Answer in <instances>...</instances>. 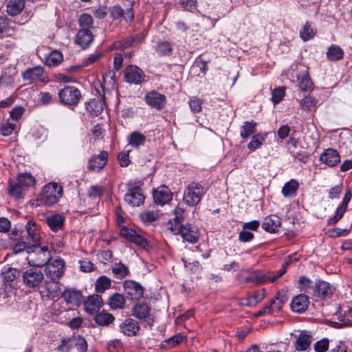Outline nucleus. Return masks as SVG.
<instances>
[{"label": "nucleus", "mask_w": 352, "mask_h": 352, "mask_svg": "<svg viewBox=\"0 0 352 352\" xmlns=\"http://www.w3.org/2000/svg\"><path fill=\"white\" fill-rule=\"evenodd\" d=\"M27 231V240L29 244L38 245L40 244L41 236L38 228L34 222L28 221L25 225Z\"/></svg>", "instance_id": "26"}, {"label": "nucleus", "mask_w": 352, "mask_h": 352, "mask_svg": "<svg viewBox=\"0 0 352 352\" xmlns=\"http://www.w3.org/2000/svg\"><path fill=\"white\" fill-rule=\"evenodd\" d=\"M115 320L114 316L107 312H100L96 315L95 322L101 326H107L112 323Z\"/></svg>", "instance_id": "40"}, {"label": "nucleus", "mask_w": 352, "mask_h": 352, "mask_svg": "<svg viewBox=\"0 0 352 352\" xmlns=\"http://www.w3.org/2000/svg\"><path fill=\"white\" fill-rule=\"evenodd\" d=\"M25 112V108L22 106H15L10 111V117L14 120H19Z\"/></svg>", "instance_id": "62"}, {"label": "nucleus", "mask_w": 352, "mask_h": 352, "mask_svg": "<svg viewBox=\"0 0 352 352\" xmlns=\"http://www.w3.org/2000/svg\"><path fill=\"white\" fill-rule=\"evenodd\" d=\"M102 305L101 296L98 294L89 296L84 302V309L86 312L92 314L97 312Z\"/></svg>", "instance_id": "23"}, {"label": "nucleus", "mask_w": 352, "mask_h": 352, "mask_svg": "<svg viewBox=\"0 0 352 352\" xmlns=\"http://www.w3.org/2000/svg\"><path fill=\"white\" fill-rule=\"evenodd\" d=\"M309 305V297L305 294H299L292 299L290 307L293 311L302 313L307 310Z\"/></svg>", "instance_id": "21"}, {"label": "nucleus", "mask_w": 352, "mask_h": 352, "mask_svg": "<svg viewBox=\"0 0 352 352\" xmlns=\"http://www.w3.org/2000/svg\"><path fill=\"white\" fill-rule=\"evenodd\" d=\"M144 100L148 106L157 110L163 109L166 104V96L156 91L147 92L145 94Z\"/></svg>", "instance_id": "13"}, {"label": "nucleus", "mask_w": 352, "mask_h": 352, "mask_svg": "<svg viewBox=\"0 0 352 352\" xmlns=\"http://www.w3.org/2000/svg\"><path fill=\"white\" fill-rule=\"evenodd\" d=\"M266 296V291L265 289L256 290L249 294L247 297L243 299L241 304L248 307L256 306L258 302H261Z\"/></svg>", "instance_id": "24"}, {"label": "nucleus", "mask_w": 352, "mask_h": 352, "mask_svg": "<svg viewBox=\"0 0 352 352\" xmlns=\"http://www.w3.org/2000/svg\"><path fill=\"white\" fill-rule=\"evenodd\" d=\"M63 298L67 303L76 305L80 302L82 294L80 291L68 289L65 290L63 293Z\"/></svg>", "instance_id": "33"}, {"label": "nucleus", "mask_w": 352, "mask_h": 352, "mask_svg": "<svg viewBox=\"0 0 352 352\" xmlns=\"http://www.w3.org/2000/svg\"><path fill=\"white\" fill-rule=\"evenodd\" d=\"M63 60L62 53L58 50L52 51L45 58V64L48 67H56Z\"/></svg>", "instance_id": "35"}, {"label": "nucleus", "mask_w": 352, "mask_h": 352, "mask_svg": "<svg viewBox=\"0 0 352 352\" xmlns=\"http://www.w3.org/2000/svg\"><path fill=\"white\" fill-rule=\"evenodd\" d=\"M111 286V280L106 276H100L96 283V290L99 293L104 292Z\"/></svg>", "instance_id": "50"}, {"label": "nucleus", "mask_w": 352, "mask_h": 352, "mask_svg": "<svg viewBox=\"0 0 352 352\" xmlns=\"http://www.w3.org/2000/svg\"><path fill=\"white\" fill-rule=\"evenodd\" d=\"M311 289V292H309V294L320 299L329 297L332 294L329 284L325 281H319Z\"/></svg>", "instance_id": "20"}, {"label": "nucleus", "mask_w": 352, "mask_h": 352, "mask_svg": "<svg viewBox=\"0 0 352 352\" xmlns=\"http://www.w3.org/2000/svg\"><path fill=\"white\" fill-rule=\"evenodd\" d=\"M132 315L140 320H144L150 327L153 324L154 316L151 314V307L146 302L136 303L132 308Z\"/></svg>", "instance_id": "11"}, {"label": "nucleus", "mask_w": 352, "mask_h": 352, "mask_svg": "<svg viewBox=\"0 0 352 352\" xmlns=\"http://www.w3.org/2000/svg\"><path fill=\"white\" fill-rule=\"evenodd\" d=\"M112 272L117 278H123L129 274L127 267L122 263H116L113 267Z\"/></svg>", "instance_id": "47"}, {"label": "nucleus", "mask_w": 352, "mask_h": 352, "mask_svg": "<svg viewBox=\"0 0 352 352\" xmlns=\"http://www.w3.org/2000/svg\"><path fill=\"white\" fill-rule=\"evenodd\" d=\"M156 51L161 56H169L172 54L173 46L168 41H160L157 45Z\"/></svg>", "instance_id": "46"}, {"label": "nucleus", "mask_w": 352, "mask_h": 352, "mask_svg": "<svg viewBox=\"0 0 352 352\" xmlns=\"http://www.w3.org/2000/svg\"><path fill=\"white\" fill-rule=\"evenodd\" d=\"M44 280V274L40 267L30 266L22 272L24 285L30 289L38 287Z\"/></svg>", "instance_id": "6"}, {"label": "nucleus", "mask_w": 352, "mask_h": 352, "mask_svg": "<svg viewBox=\"0 0 352 352\" xmlns=\"http://www.w3.org/2000/svg\"><path fill=\"white\" fill-rule=\"evenodd\" d=\"M120 233L122 236L130 242L140 246H144L146 244V240L140 234H138L135 230L125 226L120 228Z\"/></svg>", "instance_id": "17"}, {"label": "nucleus", "mask_w": 352, "mask_h": 352, "mask_svg": "<svg viewBox=\"0 0 352 352\" xmlns=\"http://www.w3.org/2000/svg\"><path fill=\"white\" fill-rule=\"evenodd\" d=\"M110 14L112 18L115 19L123 18L127 23L131 22L134 19V13L131 3L125 9L120 6H113L110 10Z\"/></svg>", "instance_id": "16"}, {"label": "nucleus", "mask_w": 352, "mask_h": 352, "mask_svg": "<svg viewBox=\"0 0 352 352\" xmlns=\"http://www.w3.org/2000/svg\"><path fill=\"white\" fill-rule=\"evenodd\" d=\"M340 314L342 316L340 320L342 322V324H352V307L347 306L344 309H342Z\"/></svg>", "instance_id": "51"}, {"label": "nucleus", "mask_w": 352, "mask_h": 352, "mask_svg": "<svg viewBox=\"0 0 352 352\" xmlns=\"http://www.w3.org/2000/svg\"><path fill=\"white\" fill-rule=\"evenodd\" d=\"M256 123L254 121L245 122L241 126L240 135L243 139H247L256 131Z\"/></svg>", "instance_id": "38"}, {"label": "nucleus", "mask_w": 352, "mask_h": 352, "mask_svg": "<svg viewBox=\"0 0 352 352\" xmlns=\"http://www.w3.org/2000/svg\"><path fill=\"white\" fill-rule=\"evenodd\" d=\"M27 261L30 266L41 267L45 265L51 258L47 246L41 247L40 244L32 245L28 248Z\"/></svg>", "instance_id": "2"}, {"label": "nucleus", "mask_w": 352, "mask_h": 352, "mask_svg": "<svg viewBox=\"0 0 352 352\" xmlns=\"http://www.w3.org/2000/svg\"><path fill=\"white\" fill-rule=\"evenodd\" d=\"M125 293L131 298H140L143 296V289L141 285L133 280H126L124 284Z\"/></svg>", "instance_id": "25"}, {"label": "nucleus", "mask_w": 352, "mask_h": 352, "mask_svg": "<svg viewBox=\"0 0 352 352\" xmlns=\"http://www.w3.org/2000/svg\"><path fill=\"white\" fill-rule=\"evenodd\" d=\"M317 102L315 98L308 96L300 101V106L304 111H311L316 107Z\"/></svg>", "instance_id": "48"}, {"label": "nucleus", "mask_w": 352, "mask_h": 352, "mask_svg": "<svg viewBox=\"0 0 352 352\" xmlns=\"http://www.w3.org/2000/svg\"><path fill=\"white\" fill-rule=\"evenodd\" d=\"M16 125L8 121L0 124V134L4 136L10 135L15 129Z\"/></svg>", "instance_id": "56"}, {"label": "nucleus", "mask_w": 352, "mask_h": 352, "mask_svg": "<svg viewBox=\"0 0 352 352\" xmlns=\"http://www.w3.org/2000/svg\"><path fill=\"white\" fill-rule=\"evenodd\" d=\"M94 36L90 30H80L76 35V42L82 48H87L92 43Z\"/></svg>", "instance_id": "30"}, {"label": "nucleus", "mask_w": 352, "mask_h": 352, "mask_svg": "<svg viewBox=\"0 0 352 352\" xmlns=\"http://www.w3.org/2000/svg\"><path fill=\"white\" fill-rule=\"evenodd\" d=\"M24 188L17 182H10L8 188V193L13 197L19 198L21 197Z\"/></svg>", "instance_id": "54"}, {"label": "nucleus", "mask_w": 352, "mask_h": 352, "mask_svg": "<svg viewBox=\"0 0 352 352\" xmlns=\"http://www.w3.org/2000/svg\"><path fill=\"white\" fill-rule=\"evenodd\" d=\"M185 338L184 336L177 335L171 337L169 339H167L164 341V344H163V346H166V345L169 347H174L176 345L180 344L184 339Z\"/></svg>", "instance_id": "61"}, {"label": "nucleus", "mask_w": 352, "mask_h": 352, "mask_svg": "<svg viewBox=\"0 0 352 352\" xmlns=\"http://www.w3.org/2000/svg\"><path fill=\"white\" fill-rule=\"evenodd\" d=\"M172 196L170 189L165 186H162L153 192L154 203L157 205L163 206L168 203L172 199Z\"/></svg>", "instance_id": "18"}, {"label": "nucleus", "mask_w": 352, "mask_h": 352, "mask_svg": "<svg viewBox=\"0 0 352 352\" xmlns=\"http://www.w3.org/2000/svg\"><path fill=\"white\" fill-rule=\"evenodd\" d=\"M326 54L329 60L334 62L342 59L344 53L339 45L332 44L328 47Z\"/></svg>", "instance_id": "32"}, {"label": "nucleus", "mask_w": 352, "mask_h": 352, "mask_svg": "<svg viewBox=\"0 0 352 352\" xmlns=\"http://www.w3.org/2000/svg\"><path fill=\"white\" fill-rule=\"evenodd\" d=\"M205 192L200 184L192 182L184 190V202L189 206H195L201 201Z\"/></svg>", "instance_id": "4"}, {"label": "nucleus", "mask_w": 352, "mask_h": 352, "mask_svg": "<svg viewBox=\"0 0 352 352\" xmlns=\"http://www.w3.org/2000/svg\"><path fill=\"white\" fill-rule=\"evenodd\" d=\"M58 98L61 103L68 106H76L80 98V90L74 86H66L58 92Z\"/></svg>", "instance_id": "10"}, {"label": "nucleus", "mask_w": 352, "mask_h": 352, "mask_svg": "<svg viewBox=\"0 0 352 352\" xmlns=\"http://www.w3.org/2000/svg\"><path fill=\"white\" fill-rule=\"evenodd\" d=\"M280 219L276 215H270L265 217L262 223V228L267 232L276 233L280 227Z\"/></svg>", "instance_id": "27"}, {"label": "nucleus", "mask_w": 352, "mask_h": 352, "mask_svg": "<svg viewBox=\"0 0 352 352\" xmlns=\"http://www.w3.org/2000/svg\"><path fill=\"white\" fill-rule=\"evenodd\" d=\"M46 222L51 230L56 232L63 228L64 219L60 214H54L47 217Z\"/></svg>", "instance_id": "36"}, {"label": "nucleus", "mask_w": 352, "mask_h": 352, "mask_svg": "<svg viewBox=\"0 0 352 352\" xmlns=\"http://www.w3.org/2000/svg\"><path fill=\"white\" fill-rule=\"evenodd\" d=\"M76 346L80 352H86L87 350V343L82 336H78L76 338Z\"/></svg>", "instance_id": "64"}, {"label": "nucleus", "mask_w": 352, "mask_h": 352, "mask_svg": "<svg viewBox=\"0 0 352 352\" xmlns=\"http://www.w3.org/2000/svg\"><path fill=\"white\" fill-rule=\"evenodd\" d=\"M311 342V335L307 331H302L296 338L295 342L296 349L298 351L307 350Z\"/></svg>", "instance_id": "31"}, {"label": "nucleus", "mask_w": 352, "mask_h": 352, "mask_svg": "<svg viewBox=\"0 0 352 352\" xmlns=\"http://www.w3.org/2000/svg\"><path fill=\"white\" fill-rule=\"evenodd\" d=\"M120 331L126 336H138L140 330V323L131 318H126L119 326Z\"/></svg>", "instance_id": "15"}, {"label": "nucleus", "mask_w": 352, "mask_h": 352, "mask_svg": "<svg viewBox=\"0 0 352 352\" xmlns=\"http://www.w3.org/2000/svg\"><path fill=\"white\" fill-rule=\"evenodd\" d=\"M159 214L155 211L146 210L140 214V218L145 223H151L158 219Z\"/></svg>", "instance_id": "52"}, {"label": "nucleus", "mask_w": 352, "mask_h": 352, "mask_svg": "<svg viewBox=\"0 0 352 352\" xmlns=\"http://www.w3.org/2000/svg\"><path fill=\"white\" fill-rule=\"evenodd\" d=\"M285 95V89L284 87L276 88L272 91V100L274 104L279 103Z\"/></svg>", "instance_id": "55"}, {"label": "nucleus", "mask_w": 352, "mask_h": 352, "mask_svg": "<svg viewBox=\"0 0 352 352\" xmlns=\"http://www.w3.org/2000/svg\"><path fill=\"white\" fill-rule=\"evenodd\" d=\"M316 30L311 27V25L307 22L300 31V36L304 41H307L314 37Z\"/></svg>", "instance_id": "43"}, {"label": "nucleus", "mask_w": 352, "mask_h": 352, "mask_svg": "<svg viewBox=\"0 0 352 352\" xmlns=\"http://www.w3.org/2000/svg\"><path fill=\"white\" fill-rule=\"evenodd\" d=\"M299 188V183L297 180L292 179L285 184L281 192L285 197L295 196Z\"/></svg>", "instance_id": "34"}, {"label": "nucleus", "mask_w": 352, "mask_h": 352, "mask_svg": "<svg viewBox=\"0 0 352 352\" xmlns=\"http://www.w3.org/2000/svg\"><path fill=\"white\" fill-rule=\"evenodd\" d=\"M45 69L41 66H36L32 68L25 69L23 74L22 77L25 80L33 81H41L48 82L49 79L47 77L44 76Z\"/></svg>", "instance_id": "14"}, {"label": "nucleus", "mask_w": 352, "mask_h": 352, "mask_svg": "<svg viewBox=\"0 0 352 352\" xmlns=\"http://www.w3.org/2000/svg\"><path fill=\"white\" fill-rule=\"evenodd\" d=\"M20 276V272L15 268H9L6 272H3V280L6 284L11 283Z\"/></svg>", "instance_id": "45"}, {"label": "nucleus", "mask_w": 352, "mask_h": 352, "mask_svg": "<svg viewBox=\"0 0 352 352\" xmlns=\"http://www.w3.org/2000/svg\"><path fill=\"white\" fill-rule=\"evenodd\" d=\"M346 209H347V208L340 205L336 209V214L334 215V217L332 219L329 220L328 224L332 225V224H335L337 222H338L343 217Z\"/></svg>", "instance_id": "59"}, {"label": "nucleus", "mask_w": 352, "mask_h": 352, "mask_svg": "<svg viewBox=\"0 0 352 352\" xmlns=\"http://www.w3.org/2000/svg\"><path fill=\"white\" fill-rule=\"evenodd\" d=\"M109 305L113 309H122L125 305V299L122 294H114L109 298Z\"/></svg>", "instance_id": "41"}, {"label": "nucleus", "mask_w": 352, "mask_h": 352, "mask_svg": "<svg viewBox=\"0 0 352 352\" xmlns=\"http://www.w3.org/2000/svg\"><path fill=\"white\" fill-rule=\"evenodd\" d=\"M195 251H191L188 255L182 258V261L184 264L185 267L191 272H197L201 270V266L199 262V261L195 260V258H197Z\"/></svg>", "instance_id": "28"}, {"label": "nucleus", "mask_w": 352, "mask_h": 352, "mask_svg": "<svg viewBox=\"0 0 352 352\" xmlns=\"http://www.w3.org/2000/svg\"><path fill=\"white\" fill-rule=\"evenodd\" d=\"M288 300V296L286 292H278L275 297L271 299L270 304L260 310L257 315L264 316L273 314L279 311L284 304Z\"/></svg>", "instance_id": "9"}, {"label": "nucleus", "mask_w": 352, "mask_h": 352, "mask_svg": "<svg viewBox=\"0 0 352 352\" xmlns=\"http://www.w3.org/2000/svg\"><path fill=\"white\" fill-rule=\"evenodd\" d=\"M298 85L302 91H311L314 89V83L306 72L298 77Z\"/></svg>", "instance_id": "37"}, {"label": "nucleus", "mask_w": 352, "mask_h": 352, "mask_svg": "<svg viewBox=\"0 0 352 352\" xmlns=\"http://www.w3.org/2000/svg\"><path fill=\"white\" fill-rule=\"evenodd\" d=\"M108 160V153L102 151L98 155L92 156L88 163L87 168L92 171H99L104 168Z\"/></svg>", "instance_id": "19"}, {"label": "nucleus", "mask_w": 352, "mask_h": 352, "mask_svg": "<svg viewBox=\"0 0 352 352\" xmlns=\"http://www.w3.org/2000/svg\"><path fill=\"white\" fill-rule=\"evenodd\" d=\"M62 194L63 189L60 186L56 183H50L43 188L39 199L44 204L52 206L58 202Z\"/></svg>", "instance_id": "5"}, {"label": "nucleus", "mask_w": 352, "mask_h": 352, "mask_svg": "<svg viewBox=\"0 0 352 352\" xmlns=\"http://www.w3.org/2000/svg\"><path fill=\"white\" fill-rule=\"evenodd\" d=\"M329 339L323 338L314 344V351L316 352H326L329 349Z\"/></svg>", "instance_id": "60"}, {"label": "nucleus", "mask_w": 352, "mask_h": 352, "mask_svg": "<svg viewBox=\"0 0 352 352\" xmlns=\"http://www.w3.org/2000/svg\"><path fill=\"white\" fill-rule=\"evenodd\" d=\"M266 135L267 134H255L248 144V148L252 151L260 148L263 142L265 140Z\"/></svg>", "instance_id": "42"}, {"label": "nucleus", "mask_w": 352, "mask_h": 352, "mask_svg": "<svg viewBox=\"0 0 352 352\" xmlns=\"http://www.w3.org/2000/svg\"><path fill=\"white\" fill-rule=\"evenodd\" d=\"M80 30H90L94 23L92 16L89 14H83L80 15L78 19Z\"/></svg>", "instance_id": "49"}, {"label": "nucleus", "mask_w": 352, "mask_h": 352, "mask_svg": "<svg viewBox=\"0 0 352 352\" xmlns=\"http://www.w3.org/2000/svg\"><path fill=\"white\" fill-rule=\"evenodd\" d=\"M169 229L173 234H180L182 238L189 243H196L199 237L197 228L190 223L177 226L171 225Z\"/></svg>", "instance_id": "8"}, {"label": "nucleus", "mask_w": 352, "mask_h": 352, "mask_svg": "<svg viewBox=\"0 0 352 352\" xmlns=\"http://www.w3.org/2000/svg\"><path fill=\"white\" fill-rule=\"evenodd\" d=\"M134 44V40L132 38V36L126 38L122 41H118L115 43L116 47L124 50L128 47L133 46Z\"/></svg>", "instance_id": "63"}, {"label": "nucleus", "mask_w": 352, "mask_h": 352, "mask_svg": "<svg viewBox=\"0 0 352 352\" xmlns=\"http://www.w3.org/2000/svg\"><path fill=\"white\" fill-rule=\"evenodd\" d=\"M17 181L24 189L30 188L35 183L34 177L30 173H21L18 176Z\"/></svg>", "instance_id": "44"}, {"label": "nucleus", "mask_w": 352, "mask_h": 352, "mask_svg": "<svg viewBox=\"0 0 352 352\" xmlns=\"http://www.w3.org/2000/svg\"><path fill=\"white\" fill-rule=\"evenodd\" d=\"M292 263V257H289L288 260L283 265L281 269L276 273L269 272L265 274H254L245 278L246 282H254L256 283H263L267 281L274 282L276 279L282 276L286 272L287 267Z\"/></svg>", "instance_id": "7"}, {"label": "nucleus", "mask_w": 352, "mask_h": 352, "mask_svg": "<svg viewBox=\"0 0 352 352\" xmlns=\"http://www.w3.org/2000/svg\"><path fill=\"white\" fill-rule=\"evenodd\" d=\"M86 109L94 116H98L102 111V104L96 100L87 102L86 104Z\"/></svg>", "instance_id": "53"}, {"label": "nucleus", "mask_w": 352, "mask_h": 352, "mask_svg": "<svg viewBox=\"0 0 352 352\" xmlns=\"http://www.w3.org/2000/svg\"><path fill=\"white\" fill-rule=\"evenodd\" d=\"M188 104L193 113H199L201 111L203 102L199 98L197 97L191 98Z\"/></svg>", "instance_id": "58"}, {"label": "nucleus", "mask_w": 352, "mask_h": 352, "mask_svg": "<svg viewBox=\"0 0 352 352\" xmlns=\"http://www.w3.org/2000/svg\"><path fill=\"white\" fill-rule=\"evenodd\" d=\"M124 76L126 82L130 84L139 85L144 81L145 74L135 65H129L124 71Z\"/></svg>", "instance_id": "12"}, {"label": "nucleus", "mask_w": 352, "mask_h": 352, "mask_svg": "<svg viewBox=\"0 0 352 352\" xmlns=\"http://www.w3.org/2000/svg\"><path fill=\"white\" fill-rule=\"evenodd\" d=\"M142 184L140 180H131L126 184L128 192L124 195V201L131 207H138L144 201L141 189Z\"/></svg>", "instance_id": "3"}, {"label": "nucleus", "mask_w": 352, "mask_h": 352, "mask_svg": "<svg viewBox=\"0 0 352 352\" xmlns=\"http://www.w3.org/2000/svg\"><path fill=\"white\" fill-rule=\"evenodd\" d=\"M24 8V0H7L6 1V12L11 16L19 14Z\"/></svg>", "instance_id": "29"}, {"label": "nucleus", "mask_w": 352, "mask_h": 352, "mask_svg": "<svg viewBox=\"0 0 352 352\" xmlns=\"http://www.w3.org/2000/svg\"><path fill=\"white\" fill-rule=\"evenodd\" d=\"M320 161L330 167L336 166L340 161L339 153L333 148L326 149L320 157Z\"/></svg>", "instance_id": "22"}, {"label": "nucleus", "mask_w": 352, "mask_h": 352, "mask_svg": "<svg viewBox=\"0 0 352 352\" xmlns=\"http://www.w3.org/2000/svg\"><path fill=\"white\" fill-rule=\"evenodd\" d=\"M45 274L54 284L52 289L46 283V287L49 294H53L60 290L59 283L57 281L64 274L65 263L60 258H56L52 261H48L45 265Z\"/></svg>", "instance_id": "1"}, {"label": "nucleus", "mask_w": 352, "mask_h": 352, "mask_svg": "<svg viewBox=\"0 0 352 352\" xmlns=\"http://www.w3.org/2000/svg\"><path fill=\"white\" fill-rule=\"evenodd\" d=\"M314 285L312 284V282L310 279L305 277L301 276L299 278L298 280V287L302 291H305L308 294H309V292H311V287H314Z\"/></svg>", "instance_id": "57"}, {"label": "nucleus", "mask_w": 352, "mask_h": 352, "mask_svg": "<svg viewBox=\"0 0 352 352\" xmlns=\"http://www.w3.org/2000/svg\"><path fill=\"white\" fill-rule=\"evenodd\" d=\"M146 141V137L143 134L134 131L128 137V142L133 147H139L143 145Z\"/></svg>", "instance_id": "39"}]
</instances>
